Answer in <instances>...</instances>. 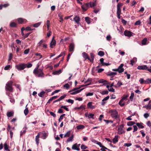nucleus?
<instances>
[{"label":"nucleus","mask_w":151,"mask_h":151,"mask_svg":"<svg viewBox=\"0 0 151 151\" xmlns=\"http://www.w3.org/2000/svg\"><path fill=\"white\" fill-rule=\"evenodd\" d=\"M85 127L83 125H79L77 126L76 128L78 129H82Z\"/></svg>","instance_id":"37"},{"label":"nucleus","mask_w":151,"mask_h":151,"mask_svg":"<svg viewBox=\"0 0 151 151\" xmlns=\"http://www.w3.org/2000/svg\"><path fill=\"white\" fill-rule=\"evenodd\" d=\"M58 97V96H55L52 97L48 101L47 104L50 103L51 101L54 99H55Z\"/></svg>","instance_id":"17"},{"label":"nucleus","mask_w":151,"mask_h":151,"mask_svg":"<svg viewBox=\"0 0 151 151\" xmlns=\"http://www.w3.org/2000/svg\"><path fill=\"white\" fill-rule=\"evenodd\" d=\"M136 124L139 128L142 129L144 128V127L143 126V124L142 123H136Z\"/></svg>","instance_id":"23"},{"label":"nucleus","mask_w":151,"mask_h":151,"mask_svg":"<svg viewBox=\"0 0 151 151\" xmlns=\"http://www.w3.org/2000/svg\"><path fill=\"white\" fill-rule=\"evenodd\" d=\"M11 66L10 65H7L5 67V68H4V69L5 70H8L9 69L11 68Z\"/></svg>","instance_id":"49"},{"label":"nucleus","mask_w":151,"mask_h":151,"mask_svg":"<svg viewBox=\"0 0 151 151\" xmlns=\"http://www.w3.org/2000/svg\"><path fill=\"white\" fill-rule=\"evenodd\" d=\"M66 106H62L61 107V108H63L66 111H69V109H68L66 107Z\"/></svg>","instance_id":"57"},{"label":"nucleus","mask_w":151,"mask_h":151,"mask_svg":"<svg viewBox=\"0 0 151 151\" xmlns=\"http://www.w3.org/2000/svg\"><path fill=\"white\" fill-rule=\"evenodd\" d=\"M66 96V95L65 94H64L63 95L61 96L60 97V98L59 99L60 101L63 100V99L64 98H65V97Z\"/></svg>","instance_id":"48"},{"label":"nucleus","mask_w":151,"mask_h":151,"mask_svg":"<svg viewBox=\"0 0 151 151\" xmlns=\"http://www.w3.org/2000/svg\"><path fill=\"white\" fill-rule=\"evenodd\" d=\"M56 44V41L54 40V37H53L52 40L50 43V47L51 48H53V46H55Z\"/></svg>","instance_id":"14"},{"label":"nucleus","mask_w":151,"mask_h":151,"mask_svg":"<svg viewBox=\"0 0 151 151\" xmlns=\"http://www.w3.org/2000/svg\"><path fill=\"white\" fill-rule=\"evenodd\" d=\"M109 98V96H107L105 98H104L102 100V102H101V104L102 105L104 106V105L106 103L105 102H104L105 101H106L108 100Z\"/></svg>","instance_id":"19"},{"label":"nucleus","mask_w":151,"mask_h":151,"mask_svg":"<svg viewBox=\"0 0 151 151\" xmlns=\"http://www.w3.org/2000/svg\"><path fill=\"white\" fill-rule=\"evenodd\" d=\"M85 21L88 24H89L91 23V19L88 17H86L85 18Z\"/></svg>","instance_id":"30"},{"label":"nucleus","mask_w":151,"mask_h":151,"mask_svg":"<svg viewBox=\"0 0 151 151\" xmlns=\"http://www.w3.org/2000/svg\"><path fill=\"white\" fill-rule=\"evenodd\" d=\"M91 78L88 79L85 82V83H89L87 84L86 86L89 85L91 84Z\"/></svg>","instance_id":"38"},{"label":"nucleus","mask_w":151,"mask_h":151,"mask_svg":"<svg viewBox=\"0 0 151 151\" xmlns=\"http://www.w3.org/2000/svg\"><path fill=\"white\" fill-rule=\"evenodd\" d=\"M25 29L27 31H32L33 29L29 27H27L25 28Z\"/></svg>","instance_id":"61"},{"label":"nucleus","mask_w":151,"mask_h":151,"mask_svg":"<svg viewBox=\"0 0 151 151\" xmlns=\"http://www.w3.org/2000/svg\"><path fill=\"white\" fill-rule=\"evenodd\" d=\"M141 22L140 20H138L136 21L135 24L134 25H139L141 24Z\"/></svg>","instance_id":"62"},{"label":"nucleus","mask_w":151,"mask_h":151,"mask_svg":"<svg viewBox=\"0 0 151 151\" xmlns=\"http://www.w3.org/2000/svg\"><path fill=\"white\" fill-rule=\"evenodd\" d=\"M150 83V79L147 78L145 81V84H149Z\"/></svg>","instance_id":"58"},{"label":"nucleus","mask_w":151,"mask_h":151,"mask_svg":"<svg viewBox=\"0 0 151 151\" xmlns=\"http://www.w3.org/2000/svg\"><path fill=\"white\" fill-rule=\"evenodd\" d=\"M27 64L23 63L19 64V70L24 69L25 68L27 67Z\"/></svg>","instance_id":"13"},{"label":"nucleus","mask_w":151,"mask_h":151,"mask_svg":"<svg viewBox=\"0 0 151 151\" xmlns=\"http://www.w3.org/2000/svg\"><path fill=\"white\" fill-rule=\"evenodd\" d=\"M39 65H37V67L33 70V73L38 77H44L45 74L43 72V70L41 68H39Z\"/></svg>","instance_id":"2"},{"label":"nucleus","mask_w":151,"mask_h":151,"mask_svg":"<svg viewBox=\"0 0 151 151\" xmlns=\"http://www.w3.org/2000/svg\"><path fill=\"white\" fill-rule=\"evenodd\" d=\"M118 132L119 134H122L123 132L124 133L125 131H123V130L122 129L118 128Z\"/></svg>","instance_id":"33"},{"label":"nucleus","mask_w":151,"mask_h":151,"mask_svg":"<svg viewBox=\"0 0 151 151\" xmlns=\"http://www.w3.org/2000/svg\"><path fill=\"white\" fill-rule=\"evenodd\" d=\"M41 24V22H39L34 24V27H38Z\"/></svg>","instance_id":"54"},{"label":"nucleus","mask_w":151,"mask_h":151,"mask_svg":"<svg viewBox=\"0 0 151 151\" xmlns=\"http://www.w3.org/2000/svg\"><path fill=\"white\" fill-rule=\"evenodd\" d=\"M46 24L48 29H49V27L50 25V21L49 20H47V21Z\"/></svg>","instance_id":"56"},{"label":"nucleus","mask_w":151,"mask_h":151,"mask_svg":"<svg viewBox=\"0 0 151 151\" xmlns=\"http://www.w3.org/2000/svg\"><path fill=\"white\" fill-rule=\"evenodd\" d=\"M93 103V102H89L87 104V108L92 109H94L95 106L92 105Z\"/></svg>","instance_id":"11"},{"label":"nucleus","mask_w":151,"mask_h":151,"mask_svg":"<svg viewBox=\"0 0 151 151\" xmlns=\"http://www.w3.org/2000/svg\"><path fill=\"white\" fill-rule=\"evenodd\" d=\"M147 141H146V143L147 144H149L150 143V137L148 136H146V137Z\"/></svg>","instance_id":"53"},{"label":"nucleus","mask_w":151,"mask_h":151,"mask_svg":"<svg viewBox=\"0 0 151 151\" xmlns=\"http://www.w3.org/2000/svg\"><path fill=\"white\" fill-rule=\"evenodd\" d=\"M27 128L26 127H24L23 128L22 131L21 132L20 136H22L26 132V130Z\"/></svg>","instance_id":"34"},{"label":"nucleus","mask_w":151,"mask_h":151,"mask_svg":"<svg viewBox=\"0 0 151 151\" xmlns=\"http://www.w3.org/2000/svg\"><path fill=\"white\" fill-rule=\"evenodd\" d=\"M148 67L146 65H139L137 67V68L139 70H147Z\"/></svg>","instance_id":"9"},{"label":"nucleus","mask_w":151,"mask_h":151,"mask_svg":"<svg viewBox=\"0 0 151 151\" xmlns=\"http://www.w3.org/2000/svg\"><path fill=\"white\" fill-rule=\"evenodd\" d=\"M65 115V114H63L62 115H61L60 116V118L58 119L59 122H60L63 119V117Z\"/></svg>","instance_id":"43"},{"label":"nucleus","mask_w":151,"mask_h":151,"mask_svg":"<svg viewBox=\"0 0 151 151\" xmlns=\"http://www.w3.org/2000/svg\"><path fill=\"white\" fill-rule=\"evenodd\" d=\"M12 58V53H10L9 55V59H8V63H9L10 61L11 60Z\"/></svg>","instance_id":"55"},{"label":"nucleus","mask_w":151,"mask_h":151,"mask_svg":"<svg viewBox=\"0 0 151 151\" xmlns=\"http://www.w3.org/2000/svg\"><path fill=\"white\" fill-rule=\"evenodd\" d=\"M75 44L73 43H71L69 46V51L70 52H73L75 48Z\"/></svg>","instance_id":"7"},{"label":"nucleus","mask_w":151,"mask_h":151,"mask_svg":"<svg viewBox=\"0 0 151 151\" xmlns=\"http://www.w3.org/2000/svg\"><path fill=\"white\" fill-rule=\"evenodd\" d=\"M40 133H38L37 136H36L35 137V141L37 145H38L39 143V138L40 137Z\"/></svg>","instance_id":"24"},{"label":"nucleus","mask_w":151,"mask_h":151,"mask_svg":"<svg viewBox=\"0 0 151 151\" xmlns=\"http://www.w3.org/2000/svg\"><path fill=\"white\" fill-rule=\"evenodd\" d=\"M66 102H68V103H71L72 104H73L74 103V100H72L71 99H69L68 100H66Z\"/></svg>","instance_id":"51"},{"label":"nucleus","mask_w":151,"mask_h":151,"mask_svg":"<svg viewBox=\"0 0 151 151\" xmlns=\"http://www.w3.org/2000/svg\"><path fill=\"white\" fill-rule=\"evenodd\" d=\"M149 20L147 21V24H151V15L150 16L149 19Z\"/></svg>","instance_id":"64"},{"label":"nucleus","mask_w":151,"mask_h":151,"mask_svg":"<svg viewBox=\"0 0 151 151\" xmlns=\"http://www.w3.org/2000/svg\"><path fill=\"white\" fill-rule=\"evenodd\" d=\"M123 5V4L121 3H119L117 5V10L116 13L117 18L119 19H120L121 17H122V16H120L121 12V7Z\"/></svg>","instance_id":"4"},{"label":"nucleus","mask_w":151,"mask_h":151,"mask_svg":"<svg viewBox=\"0 0 151 151\" xmlns=\"http://www.w3.org/2000/svg\"><path fill=\"white\" fill-rule=\"evenodd\" d=\"M29 51V49L28 48L24 50V53L25 54H27L28 53Z\"/></svg>","instance_id":"63"},{"label":"nucleus","mask_w":151,"mask_h":151,"mask_svg":"<svg viewBox=\"0 0 151 151\" xmlns=\"http://www.w3.org/2000/svg\"><path fill=\"white\" fill-rule=\"evenodd\" d=\"M117 74V73L116 72H111L109 74H108V75L109 76H112V77H113V76L114 75H116Z\"/></svg>","instance_id":"42"},{"label":"nucleus","mask_w":151,"mask_h":151,"mask_svg":"<svg viewBox=\"0 0 151 151\" xmlns=\"http://www.w3.org/2000/svg\"><path fill=\"white\" fill-rule=\"evenodd\" d=\"M109 92L107 90H105V91H102V92L101 93V94L103 95H104L105 94H107Z\"/></svg>","instance_id":"46"},{"label":"nucleus","mask_w":151,"mask_h":151,"mask_svg":"<svg viewBox=\"0 0 151 151\" xmlns=\"http://www.w3.org/2000/svg\"><path fill=\"white\" fill-rule=\"evenodd\" d=\"M90 58H89V59L88 60L91 62L93 63V60L94 58V55L92 53H91L90 54Z\"/></svg>","instance_id":"12"},{"label":"nucleus","mask_w":151,"mask_h":151,"mask_svg":"<svg viewBox=\"0 0 151 151\" xmlns=\"http://www.w3.org/2000/svg\"><path fill=\"white\" fill-rule=\"evenodd\" d=\"M27 20L25 19L19 18V24H23L26 23Z\"/></svg>","instance_id":"21"},{"label":"nucleus","mask_w":151,"mask_h":151,"mask_svg":"<svg viewBox=\"0 0 151 151\" xmlns=\"http://www.w3.org/2000/svg\"><path fill=\"white\" fill-rule=\"evenodd\" d=\"M147 38H144L142 41V45H147Z\"/></svg>","instance_id":"25"},{"label":"nucleus","mask_w":151,"mask_h":151,"mask_svg":"<svg viewBox=\"0 0 151 151\" xmlns=\"http://www.w3.org/2000/svg\"><path fill=\"white\" fill-rule=\"evenodd\" d=\"M27 105L26 106V109H25V110L24 111V113L25 116H27L29 113V110L27 108H26V107L27 106Z\"/></svg>","instance_id":"35"},{"label":"nucleus","mask_w":151,"mask_h":151,"mask_svg":"<svg viewBox=\"0 0 151 151\" xmlns=\"http://www.w3.org/2000/svg\"><path fill=\"white\" fill-rule=\"evenodd\" d=\"M133 32L127 30H125L124 32V35L126 36L129 37H130L133 36Z\"/></svg>","instance_id":"6"},{"label":"nucleus","mask_w":151,"mask_h":151,"mask_svg":"<svg viewBox=\"0 0 151 151\" xmlns=\"http://www.w3.org/2000/svg\"><path fill=\"white\" fill-rule=\"evenodd\" d=\"M4 147L5 150H8L9 147L8 145H7V144L5 142L4 143Z\"/></svg>","instance_id":"47"},{"label":"nucleus","mask_w":151,"mask_h":151,"mask_svg":"<svg viewBox=\"0 0 151 151\" xmlns=\"http://www.w3.org/2000/svg\"><path fill=\"white\" fill-rule=\"evenodd\" d=\"M45 93V92L42 91L40 93H39L38 94V95L41 97H42L43 95Z\"/></svg>","instance_id":"44"},{"label":"nucleus","mask_w":151,"mask_h":151,"mask_svg":"<svg viewBox=\"0 0 151 151\" xmlns=\"http://www.w3.org/2000/svg\"><path fill=\"white\" fill-rule=\"evenodd\" d=\"M128 97V95H124L122 98L121 99V101H123L124 100H125Z\"/></svg>","instance_id":"41"},{"label":"nucleus","mask_w":151,"mask_h":151,"mask_svg":"<svg viewBox=\"0 0 151 151\" xmlns=\"http://www.w3.org/2000/svg\"><path fill=\"white\" fill-rule=\"evenodd\" d=\"M82 55L83 57L85 59V60H86L87 59L88 60L89 59V57L88 54L86 52H83L82 53Z\"/></svg>","instance_id":"15"},{"label":"nucleus","mask_w":151,"mask_h":151,"mask_svg":"<svg viewBox=\"0 0 151 151\" xmlns=\"http://www.w3.org/2000/svg\"><path fill=\"white\" fill-rule=\"evenodd\" d=\"M145 107H146L147 109H151V100H150L149 101V103L148 104L147 106H146Z\"/></svg>","instance_id":"27"},{"label":"nucleus","mask_w":151,"mask_h":151,"mask_svg":"<svg viewBox=\"0 0 151 151\" xmlns=\"http://www.w3.org/2000/svg\"><path fill=\"white\" fill-rule=\"evenodd\" d=\"M62 72V70L61 69H60L58 70H57L53 72V74L54 75H58L60 74Z\"/></svg>","instance_id":"28"},{"label":"nucleus","mask_w":151,"mask_h":151,"mask_svg":"<svg viewBox=\"0 0 151 151\" xmlns=\"http://www.w3.org/2000/svg\"><path fill=\"white\" fill-rule=\"evenodd\" d=\"M134 96V93L133 92H132L131 94V96L129 97L131 101H132L133 99Z\"/></svg>","instance_id":"45"},{"label":"nucleus","mask_w":151,"mask_h":151,"mask_svg":"<svg viewBox=\"0 0 151 151\" xmlns=\"http://www.w3.org/2000/svg\"><path fill=\"white\" fill-rule=\"evenodd\" d=\"M93 2H91L90 3L85 4L81 6L82 9L84 11H86L88 8L89 7H92L96 6L97 4V0H93Z\"/></svg>","instance_id":"1"},{"label":"nucleus","mask_w":151,"mask_h":151,"mask_svg":"<svg viewBox=\"0 0 151 151\" xmlns=\"http://www.w3.org/2000/svg\"><path fill=\"white\" fill-rule=\"evenodd\" d=\"M77 144L76 143L73 145L72 147V148L73 150H76L78 151L80 150V149L79 148L77 147Z\"/></svg>","instance_id":"16"},{"label":"nucleus","mask_w":151,"mask_h":151,"mask_svg":"<svg viewBox=\"0 0 151 151\" xmlns=\"http://www.w3.org/2000/svg\"><path fill=\"white\" fill-rule=\"evenodd\" d=\"M10 26L12 27H15L17 26V24L15 23L12 22L10 23Z\"/></svg>","instance_id":"40"},{"label":"nucleus","mask_w":151,"mask_h":151,"mask_svg":"<svg viewBox=\"0 0 151 151\" xmlns=\"http://www.w3.org/2000/svg\"><path fill=\"white\" fill-rule=\"evenodd\" d=\"M109 113L111 114L112 118L120 122V115L118 114V111L116 110L112 109L109 111Z\"/></svg>","instance_id":"3"},{"label":"nucleus","mask_w":151,"mask_h":151,"mask_svg":"<svg viewBox=\"0 0 151 151\" xmlns=\"http://www.w3.org/2000/svg\"><path fill=\"white\" fill-rule=\"evenodd\" d=\"M83 89V88H82V89H81L80 90H77L76 91H75L71 93L70 94L73 95H74V94H77V93H79L80 92H81Z\"/></svg>","instance_id":"26"},{"label":"nucleus","mask_w":151,"mask_h":151,"mask_svg":"<svg viewBox=\"0 0 151 151\" xmlns=\"http://www.w3.org/2000/svg\"><path fill=\"white\" fill-rule=\"evenodd\" d=\"M81 147L82 150H84L88 148L87 146L83 144L81 145Z\"/></svg>","instance_id":"52"},{"label":"nucleus","mask_w":151,"mask_h":151,"mask_svg":"<svg viewBox=\"0 0 151 151\" xmlns=\"http://www.w3.org/2000/svg\"><path fill=\"white\" fill-rule=\"evenodd\" d=\"M12 82L11 81H9L6 84V86L5 87V89L6 91H8L10 92L12 91Z\"/></svg>","instance_id":"5"},{"label":"nucleus","mask_w":151,"mask_h":151,"mask_svg":"<svg viewBox=\"0 0 151 151\" xmlns=\"http://www.w3.org/2000/svg\"><path fill=\"white\" fill-rule=\"evenodd\" d=\"M134 124H136V123L134 122L130 121L127 122V125L128 126H131L134 125Z\"/></svg>","instance_id":"32"},{"label":"nucleus","mask_w":151,"mask_h":151,"mask_svg":"<svg viewBox=\"0 0 151 151\" xmlns=\"http://www.w3.org/2000/svg\"><path fill=\"white\" fill-rule=\"evenodd\" d=\"M124 65V64H121L118 68V72L119 73H121L124 72V69L123 68Z\"/></svg>","instance_id":"10"},{"label":"nucleus","mask_w":151,"mask_h":151,"mask_svg":"<svg viewBox=\"0 0 151 151\" xmlns=\"http://www.w3.org/2000/svg\"><path fill=\"white\" fill-rule=\"evenodd\" d=\"M73 20L78 25L80 24H81L80 22V18L77 15L75 16L73 18Z\"/></svg>","instance_id":"8"},{"label":"nucleus","mask_w":151,"mask_h":151,"mask_svg":"<svg viewBox=\"0 0 151 151\" xmlns=\"http://www.w3.org/2000/svg\"><path fill=\"white\" fill-rule=\"evenodd\" d=\"M118 137L119 136L118 135L115 136L114 138L113 139V142L114 143H116L118 142Z\"/></svg>","instance_id":"22"},{"label":"nucleus","mask_w":151,"mask_h":151,"mask_svg":"<svg viewBox=\"0 0 151 151\" xmlns=\"http://www.w3.org/2000/svg\"><path fill=\"white\" fill-rule=\"evenodd\" d=\"M69 85L68 83L65 84L63 86V87L67 89L69 88Z\"/></svg>","instance_id":"59"},{"label":"nucleus","mask_w":151,"mask_h":151,"mask_svg":"<svg viewBox=\"0 0 151 151\" xmlns=\"http://www.w3.org/2000/svg\"><path fill=\"white\" fill-rule=\"evenodd\" d=\"M86 107L85 105H82L80 107H76L75 109H82L83 110L85 109Z\"/></svg>","instance_id":"29"},{"label":"nucleus","mask_w":151,"mask_h":151,"mask_svg":"<svg viewBox=\"0 0 151 151\" xmlns=\"http://www.w3.org/2000/svg\"><path fill=\"white\" fill-rule=\"evenodd\" d=\"M31 32H29L27 33H26L25 34L23 38L24 39L26 38H27L28 37L29 35L31 34Z\"/></svg>","instance_id":"60"},{"label":"nucleus","mask_w":151,"mask_h":151,"mask_svg":"<svg viewBox=\"0 0 151 151\" xmlns=\"http://www.w3.org/2000/svg\"><path fill=\"white\" fill-rule=\"evenodd\" d=\"M14 112L13 111H8L6 114L7 116L8 117H10L13 116Z\"/></svg>","instance_id":"18"},{"label":"nucleus","mask_w":151,"mask_h":151,"mask_svg":"<svg viewBox=\"0 0 151 151\" xmlns=\"http://www.w3.org/2000/svg\"><path fill=\"white\" fill-rule=\"evenodd\" d=\"M98 55L101 57L103 56L104 55V52L100 51L99 52Z\"/></svg>","instance_id":"39"},{"label":"nucleus","mask_w":151,"mask_h":151,"mask_svg":"<svg viewBox=\"0 0 151 151\" xmlns=\"http://www.w3.org/2000/svg\"><path fill=\"white\" fill-rule=\"evenodd\" d=\"M45 40H42L38 44V47L39 48H41L42 47V45L43 43L45 42Z\"/></svg>","instance_id":"20"},{"label":"nucleus","mask_w":151,"mask_h":151,"mask_svg":"<svg viewBox=\"0 0 151 151\" xmlns=\"http://www.w3.org/2000/svg\"><path fill=\"white\" fill-rule=\"evenodd\" d=\"M141 84H142L143 83L145 84V81L144 80V79L142 78L140 79L139 80Z\"/></svg>","instance_id":"50"},{"label":"nucleus","mask_w":151,"mask_h":151,"mask_svg":"<svg viewBox=\"0 0 151 151\" xmlns=\"http://www.w3.org/2000/svg\"><path fill=\"white\" fill-rule=\"evenodd\" d=\"M73 137H74L73 135V134L70 137L68 138L67 139L66 142H69L70 141H72L73 140Z\"/></svg>","instance_id":"31"},{"label":"nucleus","mask_w":151,"mask_h":151,"mask_svg":"<svg viewBox=\"0 0 151 151\" xmlns=\"http://www.w3.org/2000/svg\"><path fill=\"white\" fill-rule=\"evenodd\" d=\"M71 134V131H69L68 132H67L64 135V137H69L70 135Z\"/></svg>","instance_id":"36"}]
</instances>
